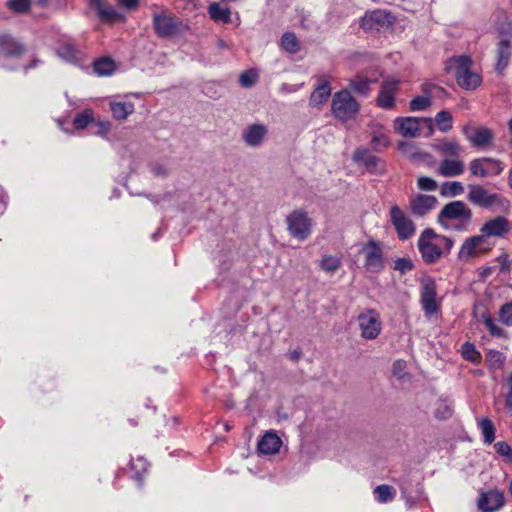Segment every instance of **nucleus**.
I'll return each instance as SVG.
<instances>
[{
	"mask_svg": "<svg viewBox=\"0 0 512 512\" xmlns=\"http://www.w3.org/2000/svg\"><path fill=\"white\" fill-rule=\"evenodd\" d=\"M467 200L484 209L509 212L511 204L508 199L498 193H490L481 185H468Z\"/></svg>",
	"mask_w": 512,
	"mask_h": 512,
	"instance_id": "1",
	"label": "nucleus"
},
{
	"mask_svg": "<svg viewBox=\"0 0 512 512\" xmlns=\"http://www.w3.org/2000/svg\"><path fill=\"white\" fill-rule=\"evenodd\" d=\"M472 65V60L467 56L454 57L448 64L457 84L465 90H474L481 83V77L473 70Z\"/></svg>",
	"mask_w": 512,
	"mask_h": 512,
	"instance_id": "2",
	"label": "nucleus"
},
{
	"mask_svg": "<svg viewBox=\"0 0 512 512\" xmlns=\"http://www.w3.org/2000/svg\"><path fill=\"white\" fill-rule=\"evenodd\" d=\"M363 257V267L369 273H380L385 268V257L382 244L376 240L363 243L359 249Z\"/></svg>",
	"mask_w": 512,
	"mask_h": 512,
	"instance_id": "3",
	"label": "nucleus"
},
{
	"mask_svg": "<svg viewBox=\"0 0 512 512\" xmlns=\"http://www.w3.org/2000/svg\"><path fill=\"white\" fill-rule=\"evenodd\" d=\"M359 103L348 90H341L333 95L331 111L335 118L347 121L354 118L359 111Z\"/></svg>",
	"mask_w": 512,
	"mask_h": 512,
	"instance_id": "4",
	"label": "nucleus"
},
{
	"mask_svg": "<svg viewBox=\"0 0 512 512\" xmlns=\"http://www.w3.org/2000/svg\"><path fill=\"white\" fill-rule=\"evenodd\" d=\"M396 21L395 16L387 10L375 9L367 11L360 19V27L365 32H380L389 29Z\"/></svg>",
	"mask_w": 512,
	"mask_h": 512,
	"instance_id": "5",
	"label": "nucleus"
},
{
	"mask_svg": "<svg viewBox=\"0 0 512 512\" xmlns=\"http://www.w3.org/2000/svg\"><path fill=\"white\" fill-rule=\"evenodd\" d=\"M472 210L463 201H452L446 204L438 215V221L445 226L444 220H459L457 229L466 230L472 220Z\"/></svg>",
	"mask_w": 512,
	"mask_h": 512,
	"instance_id": "6",
	"label": "nucleus"
},
{
	"mask_svg": "<svg viewBox=\"0 0 512 512\" xmlns=\"http://www.w3.org/2000/svg\"><path fill=\"white\" fill-rule=\"evenodd\" d=\"M289 234L300 241L306 240L312 231L313 221L302 209L294 210L286 217Z\"/></svg>",
	"mask_w": 512,
	"mask_h": 512,
	"instance_id": "7",
	"label": "nucleus"
},
{
	"mask_svg": "<svg viewBox=\"0 0 512 512\" xmlns=\"http://www.w3.org/2000/svg\"><path fill=\"white\" fill-rule=\"evenodd\" d=\"M438 234L433 229H425L419 236L418 249L423 260L428 263H435L442 255L440 243L437 241Z\"/></svg>",
	"mask_w": 512,
	"mask_h": 512,
	"instance_id": "8",
	"label": "nucleus"
},
{
	"mask_svg": "<svg viewBox=\"0 0 512 512\" xmlns=\"http://www.w3.org/2000/svg\"><path fill=\"white\" fill-rule=\"evenodd\" d=\"M360 335L366 340L376 339L382 330L380 314L375 309H365L357 316Z\"/></svg>",
	"mask_w": 512,
	"mask_h": 512,
	"instance_id": "9",
	"label": "nucleus"
},
{
	"mask_svg": "<svg viewBox=\"0 0 512 512\" xmlns=\"http://www.w3.org/2000/svg\"><path fill=\"white\" fill-rule=\"evenodd\" d=\"M181 21L166 11L153 14V28L158 37L170 38L181 30Z\"/></svg>",
	"mask_w": 512,
	"mask_h": 512,
	"instance_id": "10",
	"label": "nucleus"
},
{
	"mask_svg": "<svg viewBox=\"0 0 512 512\" xmlns=\"http://www.w3.org/2000/svg\"><path fill=\"white\" fill-rule=\"evenodd\" d=\"M389 216L390 222L400 240H408L415 234L416 226L414 222L398 205H391Z\"/></svg>",
	"mask_w": 512,
	"mask_h": 512,
	"instance_id": "11",
	"label": "nucleus"
},
{
	"mask_svg": "<svg viewBox=\"0 0 512 512\" xmlns=\"http://www.w3.org/2000/svg\"><path fill=\"white\" fill-rule=\"evenodd\" d=\"M469 170L473 176L485 178L501 174L504 170V164L500 160L494 158H475L470 161Z\"/></svg>",
	"mask_w": 512,
	"mask_h": 512,
	"instance_id": "12",
	"label": "nucleus"
},
{
	"mask_svg": "<svg viewBox=\"0 0 512 512\" xmlns=\"http://www.w3.org/2000/svg\"><path fill=\"white\" fill-rule=\"evenodd\" d=\"M462 132L469 143L477 148L491 146L494 139L493 131L485 126L467 124L463 127Z\"/></svg>",
	"mask_w": 512,
	"mask_h": 512,
	"instance_id": "13",
	"label": "nucleus"
},
{
	"mask_svg": "<svg viewBox=\"0 0 512 512\" xmlns=\"http://www.w3.org/2000/svg\"><path fill=\"white\" fill-rule=\"evenodd\" d=\"M491 249L489 241L479 235L471 236L464 240L458 252L460 261L468 262L479 253L487 252Z\"/></svg>",
	"mask_w": 512,
	"mask_h": 512,
	"instance_id": "14",
	"label": "nucleus"
},
{
	"mask_svg": "<svg viewBox=\"0 0 512 512\" xmlns=\"http://www.w3.org/2000/svg\"><path fill=\"white\" fill-rule=\"evenodd\" d=\"M399 85L400 81L391 77L381 83L376 99V103L380 108L390 110L396 106V96L399 92Z\"/></svg>",
	"mask_w": 512,
	"mask_h": 512,
	"instance_id": "15",
	"label": "nucleus"
},
{
	"mask_svg": "<svg viewBox=\"0 0 512 512\" xmlns=\"http://www.w3.org/2000/svg\"><path fill=\"white\" fill-rule=\"evenodd\" d=\"M422 122L430 123L431 120L418 117H398L394 120V128L405 138H415L420 135Z\"/></svg>",
	"mask_w": 512,
	"mask_h": 512,
	"instance_id": "16",
	"label": "nucleus"
},
{
	"mask_svg": "<svg viewBox=\"0 0 512 512\" xmlns=\"http://www.w3.org/2000/svg\"><path fill=\"white\" fill-rule=\"evenodd\" d=\"M510 222L504 216H496L487 220L480 228L485 240L489 238H502L510 231Z\"/></svg>",
	"mask_w": 512,
	"mask_h": 512,
	"instance_id": "17",
	"label": "nucleus"
},
{
	"mask_svg": "<svg viewBox=\"0 0 512 512\" xmlns=\"http://www.w3.org/2000/svg\"><path fill=\"white\" fill-rule=\"evenodd\" d=\"M438 203L435 196L418 194L409 201L410 212L416 217H423L433 210Z\"/></svg>",
	"mask_w": 512,
	"mask_h": 512,
	"instance_id": "18",
	"label": "nucleus"
},
{
	"mask_svg": "<svg viewBox=\"0 0 512 512\" xmlns=\"http://www.w3.org/2000/svg\"><path fill=\"white\" fill-rule=\"evenodd\" d=\"M505 503L502 492L498 490H490L482 492L478 499V508L483 512H495L499 510Z\"/></svg>",
	"mask_w": 512,
	"mask_h": 512,
	"instance_id": "19",
	"label": "nucleus"
},
{
	"mask_svg": "<svg viewBox=\"0 0 512 512\" xmlns=\"http://www.w3.org/2000/svg\"><path fill=\"white\" fill-rule=\"evenodd\" d=\"M268 134V128L264 124H251L242 133V139L248 147H260Z\"/></svg>",
	"mask_w": 512,
	"mask_h": 512,
	"instance_id": "20",
	"label": "nucleus"
},
{
	"mask_svg": "<svg viewBox=\"0 0 512 512\" xmlns=\"http://www.w3.org/2000/svg\"><path fill=\"white\" fill-rule=\"evenodd\" d=\"M421 304L427 316L433 315L438 311L436 302V288L433 281L423 283L421 287Z\"/></svg>",
	"mask_w": 512,
	"mask_h": 512,
	"instance_id": "21",
	"label": "nucleus"
},
{
	"mask_svg": "<svg viewBox=\"0 0 512 512\" xmlns=\"http://www.w3.org/2000/svg\"><path fill=\"white\" fill-rule=\"evenodd\" d=\"M461 156L443 158L437 167V173L442 177H457L463 174L465 166Z\"/></svg>",
	"mask_w": 512,
	"mask_h": 512,
	"instance_id": "22",
	"label": "nucleus"
},
{
	"mask_svg": "<svg viewBox=\"0 0 512 512\" xmlns=\"http://www.w3.org/2000/svg\"><path fill=\"white\" fill-rule=\"evenodd\" d=\"M24 51V45L16 38L7 34L0 35V58L19 57Z\"/></svg>",
	"mask_w": 512,
	"mask_h": 512,
	"instance_id": "23",
	"label": "nucleus"
},
{
	"mask_svg": "<svg viewBox=\"0 0 512 512\" xmlns=\"http://www.w3.org/2000/svg\"><path fill=\"white\" fill-rule=\"evenodd\" d=\"M282 441L272 432L265 433L259 440L257 448L260 454L273 455L279 452Z\"/></svg>",
	"mask_w": 512,
	"mask_h": 512,
	"instance_id": "24",
	"label": "nucleus"
},
{
	"mask_svg": "<svg viewBox=\"0 0 512 512\" xmlns=\"http://www.w3.org/2000/svg\"><path fill=\"white\" fill-rule=\"evenodd\" d=\"M512 42L509 39H502L496 49L497 63L495 69L501 73L507 66L511 56Z\"/></svg>",
	"mask_w": 512,
	"mask_h": 512,
	"instance_id": "25",
	"label": "nucleus"
},
{
	"mask_svg": "<svg viewBox=\"0 0 512 512\" xmlns=\"http://www.w3.org/2000/svg\"><path fill=\"white\" fill-rule=\"evenodd\" d=\"M435 151L443 158L461 156L462 147L455 140H442L433 145Z\"/></svg>",
	"mask_w": 512,
	"mask_h": 512,
	"instance_id": "26",
	"label": "nucleus"
},
{
	"mask_svg": "<svg viewBox=\"0 0 512 512\" xmlns=\"http://www.w3.org/2000/svg\"><path fill=\"white\" fill-rule=\"evenodd\" d=\"M353 161L358 165H363L369 170H372L376 168L379 158L373 155L368 149L366 148H358L355 150L353 156Z\"/></svg>",
	"mask_w": 512,
	"mask_h": 512,
	"instance_id": "27",
	"label": "nucleus"
},
{
	"mask_svg": "<svg viewBox=\"0 0 512 512\" xmlns=\"http://www.w3.org/2000/svg\"><path fill=\"white\" fill-rule=\"evenodd\" d=\"M134 109V104L130 101L110 102L112 115L118 121L126 120L134 112Z\"/></svg>",
	"mask_w": 512,
	"mask_h": 512,
	"instance_id": "28",
	"label": "nucleus"
},
{
	"mask_svg": "<svg viewBox=\"0 0 512 512\" xmlns=\"http://www.w3.org/2000/svg\"><path fill=\"white\" fill-rule=\"evenodd\" d=\"M478 317V320L485 325L492 336L506 337V331L496 323L487 309L484 308Z\"/></svg>",
	"mask_w": 512,
	"mask_h": 512,
	"instance_id": "29",
	"label": "nucleus"
},
{
	"mask_svg": "<svg viewBox=\"0 0 512 512\" xmlns=\"http://www.w3.org/2000/svg\"><path fill=\"white\" fill-rule=\"evenodd\" d=\"M57 54L70 63H76L81 60V52L69 42L62 43L57 49Z\"/></svg>",
	"mask_w": 512,
	"mask_h": 512,
	"instance_id": "30",
	"label": "nucleus"
},
{
	"mask_svg": "<svg viewBox=\"0 0 512 512\" xmlns=\"http://www.w3.org/2000/svg\"><path fill=\"white\" fill-rule=\"evenodd\" d=\"M331 94V88L327 82L320 84L310 96V104L319 107L324 104Z\"/></svg>",
	"mask_w": 512,
	"mask_h": 512,
	"instance_id": "31",
	"label": "nucleus"
},
{
	"mask_svg": "<svg viewBox=\"0 0 512 512\" xmlns=\"http://www.w3.org/2000/svg\"><path fill=\"white\" fill-rule=\"evenodd\" d=\"M208 12L210 17L216 22H230V10L226 7H222L218 3H211L208 7Z\"/></svg>",
	"mask_w": 512,
	"mask_h": 512,
	"instance_id": "32",
	"label": "nucleus"
},
{
	"mask_svg": "<svg viewBox=\"0 0 512 512\" xmlns=\"http://www.w3.org/2000/svg\"><path fill=\"white\" fill-rule=\"evenodd\" d=\"M374 81L368 79L362 75H357L354 79L350 81V87L363 96H367L370 92V84Z\"/></svg>",
	"mask_w": 512,
	"mask_h": 512,
	"instance_id": "33",
	"label": "nucleus"
},
{
	"mask_svg": "<svg viewBox=\"0 0 512 512\" xmlns=\"http://www.w3.org/2000/svg\"><path fill=\"white\" fill-rule=\"evenodd\" d=\"M93 69L99 76H109L115 70V63L110 58H102L94 62Z\"/></svg>",
	"mask_w": 512,
	"mask_h": 512,
	"instance_id": "34",
	"label": "nucleus"
},
{
	"mask_svg": "<svg viewBox=\"0 0 512 512\" xmlns=\"http://www.w3.org/2000/svg\"><path fill=\"white\" fill-rule=\"evenodd\" d=\"M319 266L321 270L333 273L340 268L341 259L338 256L326 254L322 256Z\"/></svg>",
	"mask_w": 512,
	"mask_h": 512,
	"instance_id": "35",
	"label": "nucleus"
},
{
	"mask_svg": "<svg viewBox=\"0 0 512 512\" xmlns=\"http://www.w3.org/2000/svg\"><path fill=\"white\" fill-rule=\"evenodd\" d=\"M98 17L102 22H108V23H116V22H124L125 16L118 11H116L114 8L106 5L104 9H102L98 13Z\"/></svg>",
	"mask_w": 512,
	"mask_h": 512,
	"instance_id": "36",
	"label": "nucleus"
},
{
	"mask_svg": "<svg viewBox=\"0 0 512 512\" xmlns=\"http://www.w3.org/2000/svg\"><path fill=\"white\" fill-rule=\"evenodd\" d=\"M481 429L483 440L486 444H491L495 440V426L489 418H482L478 422Z\"/></svg>",
	"mask_w": 512,
	"mask_h": 512,
	"instance_id": "37",
	"label": "nucleus"
},
{
	"mask_svg": "<svg viewBox=\"0 0 512 512\" xmlns=\"http://www.w3.org/2000/svg\"><path fill=\"white\" fill-rule=\"evenodd\" d=\"M94 112L92 109H85L81 113L77 114L73 119V125L76 129H85L88 125L93 123Z\"/></svg>",
	"mask_w": 512,
	"mask_h": 512,
	"instance_id": "38",
	"label": "nucleus"
},
{
	"mask_svg": "<svg viewBox=\"0 0 512 512\" xmlns=\"http://www.w3.org/2000/svg\"><path fill=\"white\" fill-rule=\"evenodd\" d=\"M374 494H376L378 502L387 503L395 498L396 490L392 486L382 484L374 489Z\"/></svg>",
	"mask_w": 512,
	"mask_h": 512,
	"instance_id": "39",
	"label": "nucleus"
},
{
	"mask_svg": "<svg viewBox=\"0 0 512 512\" xmlns=\"http://www.w3.org/2000/svg\"><path fill=\"white\" fill-rule=\"evenodd\" d=\"M282 48L292 54L297 53L300 50V43L294 33H285L281 38Z\"/></svg>",
	"mask_w": 512,
	"mask_h": 512,
	"instance_id": "40",
	"label": "nucleus"
},
{
	"mask_svg": "<svg viewBox=\"0 0 512 512\" xmlns=\"http://www.w3.org/2000/svg\"><path fill=\"white\" fill-rule=\"evenodd\" d=\"M435 122L438 130L441 132H448L452 128V114L447 110H442L436 114Z\"/></svg>",
	"mask_w": 512,
	"mask_h": 512,
	"instance_id": "41",
	"label": "nucleus"
},
{
	"mask_svg": "<svg viewBox=\"0 0 512 512\" xmlns=\"http://www.w3.org/2000/svg\"><path fill=\"white\" fill-rule=\"evenodd\" d=\"M435 417L438 419H448L453 414V405L448 400H439L435 408Z\"/></svg>",
	"mask_w": 512,
	"mask_h": 512,
	"instance_id": "42",
	"label": "nucleus"
},
{
	"mask_svg": "<svg viewBox=\"0 0 512 512\" xmlns=\"http://www.w3.org/2000/svg\"><path fill=\"white\" fill-rule=\"evenodd\" d=\"M486 362L491 370L500 369L505 362V357L499 351L491 350L486 355Z\"/></svg>",
	"mask_w": 512,
	"mask_h": 512,
	"instance_id": "43",
	"label": "nucleus"
},
{
	"mask_svg": "<svg viewBox=\"0 0 512 512\" xmlns=\"http://www.w3.org/2000/svg\"><path fill=\"white\" fill-rule=\"evenodd\" d=\"M462 357L472 363H478L481 359V354L476 350L475 346L466 342L461 347Z\"/></svg>",
	"mask_w": 512,
	"mask_h": 512,
	"instance_id": "44",
	"label": "nucleus"
},
{
	"mask_svg": "<svg viewBox=\"0 0 512 512\" xmlns=\"http://www.w3.org/2000/svg\"><path fill=\"white\" fill-rule=\"evenodd\" d=\"M498 319L503 325L512 327V301L501 305Z\"/></svg>",
	"mask_w": 512,
	"mask_h": 512,
	"instance_id": "45",
	"label": "nucleus"
},
{
	"mask_svg": "<svg viewBox=\"0 0 512 512\" xmlns=\"http://www.w3.org/2000/svg\"><path fill=\"white\" fill-rule=\"evenodd\" d=\"M432 100L428 96H417L413 98L409 103L411 111H424L431 106Z\"/></svg>",
	"mask_w": 512,
	"mask_h": 512,
	"instance_id": "46",
	"label": "nucleus"
},
{
	"mask_svg": "<svg viewBox=\"0 0 512 512\" xmlns=\"http://www.w3.org/2000/svg\"><path fill=\"white\" fill-rule=\"evenodd\" d=\"M258 73L254 70H247L241 73L239 83L242 87L248 88L253 86L258 81Z\"/></svg>",
	"mask_w": 512,
	"mask_h": 512,
	"instance_id": "47",
	"label": "nucleus"
},
{
	"mask_svg": "<svg viewBox=\"0 0 512 512\" xmlns=\"http://www.w3.org/2000/svg\"><path fill=\"white\" fill-rule=\"evenodd\" d=\"M371 143L376 151H381L389 146L390 141L385 134L377 132L373 134Z\"/></svg>",
	"mask_w": 512,
	"mask_h": 512,
	"instance_id": "48",
	"label": "nucleus"
},
{
	"mask_svg": "<svg viewBox=\"0 0 512 512\" xmlns=\"http://www.w3.org/2000/svg\"><path fill=\"white\" fill-rule=\"evenodd\" d=\"M417 186L423 191H435L437 189V182L431 177L421 176L417 180Z\"/></svg>",
	"mask_w": 512,
	"mask_h": 512,
	"instance_id": "49",
	"label": "nucleus"
},
{
	"mask_svg": "<svg viewBox=\"0 0 512 512\" xmlns=\"http://www.w3.org/2000/svg\"><path fill=\"white\" fill-rule=\"evenodd\" d=\"M7 5L11 10L23 13L31 7V0H10Z\"/></svg>",
	"mask_w": 512,
	"mask_h": 512,
	"instance_id": "50",
	"label": "nucleus"
},
{
	"mask_svg": "<svg viewBox=\"0 0 512 512\" xmlns=\"http://www.w3.org/2000/svg\"><path fill=\"white\" fill-rule=\"evenodd\" d=\"M464 192V187L461 182L453 181L447 182L443 186V193H448L452 196L460 195Z\"/></svg>",
	"mask_w": 512,
	"mask_h": 512,
	"instance_id": "51",
	"label": "nucleus"
},
{
	"mask_svg": "<svg viewBox=\"0 0 512 512\" xmlns=\"http://www.w3.org/2000/svg\"><path fill=\"white\" fill-rule=\"evenodd\" d=\"M494 448L499 455L512 462V448L506 442H497Z\"/></svg>",
	"mask_w": 512,
	"mask_h": 512,
	"instance_id": "52",
	"label": "nucleus"
},
{
	"mask_svg": "<svg viewBox=\"0 0 512 512\" xmlns=\"http://www.w3.org/2000/svg\"><path fill=\"white\" fill-rule=\"evenodd\" d=\"M95 125L96 131L94 132V134L103 138L107 137L112 126L111 122L107 120H99L95 122Z\"/></svg>",
	"mask_w": 512,
	"mask_h": 512,
	"instance_id": "53",
	"label": "nucleus"
},
{
	"mask_svg": "<svg viewBox=\"0 0 512 512\" xmlns=\"http://www.w3.org/2000/svg\"><path fill=\"white\" fill-rule=\"evenodd\" d=\"M407 364L404 360H396L392 366V373L398 379H404L406 376Z\"/></svg>",
	"mask_w": 512,
	"mask_h": 512,
	"instance_id": "54",
	"label": "nucleus"
},
{
	"mask_svg": "<svg viewBox=\"0 0 512 512\" xmlns=\"http://www.w3.org/2000/svg\"><path fill=\"white\" fill-rule=\"evenodd\" d=\"M413 268V264L409 259L398 258L394 263V269L405 273Z\"/></svg>",
	"mask_w": 512,
	"mask_h": 512,
	"instance_id": "55",
	"label": "nucleus"
},
{
	"mask_svg": "<svg viewBox=\"0 0 512 512\" xmlns=\"http://www.w3.org/2000/svg\"><path fill=\"white\" fill-rule=\"evenodd\" d=\"M437 241L440 243V247L443 251L449 253L454 246V241L446 236L438 235Z\"/></svg>",
	"mask_w": 512,
	"mask_h": 512,
	"instance_id": "56",
	"label": "nucleus"
},
{
	"mask_svg": "<svg viewBox=\"0 0 512 512\" xmlns=\"http://www.w3.org/2000/svg\"><path fill=\"white\" fill-rule=\"evenodd\" d=\"M507 393H506V405L512 409V375L508 378L507 383Z\"/></svg>",
	"mask_w": 512,
	"mask_h": 512,
	"instance_id": "57",
	"label": "nucleus"
},
{
	"mask_svg": "<svg viewBox=\"0 0 512 512\" xmlns=\"http://www.w3.org/2000/svg\"><path fill=\"white\" fill-rule=\"evenodd\" d=\"M398 148L399 150L406 154V155H409V156H413V153H412V150H413V145L411 143H408V142H400L398 144Z\"/></svg>",
	"mask_w": 512,
	"mask_h": 512,
	"instance_id": "58",
	"label": "nucleus"
},
{
	"mask_svg": "<svg viewBox=\"0 0 512 512\" xmlns=\"http://www.w3.org/2000/svg\"><path fill=\"white\" fill-rule=\"evenodd\" d=\"M89 5L96 10L97 14L105 8V0H89Z\"/></svg>",
	"mask_w": 512,
	"mask_h": 512,
	"instance_id": "59",
	"label": "nucleus"
},
{
	"mask_svg": "<svg viewBox=\"0 0 512 512\" xmlns=\"http://www.w3.org/2000/svg\"><path fill=\"white\" fill-rule=\"evenodd\" d=\"M118 1L122 6L128 8V9H134L138 5V0H118Z\"/></svg>",
	"mask_w": 512,
	"mask_h": 512,
	"instance_id": "60",
	"label": "nucleus"
},
{
	"mask_svg": "<svg viewBox=\"0 0 512 512\" xmlns=\"http://www.w3.org/2000/svg\"><path fill=\"white\" fill-rule=\"evenodd\" d=\"M47 6V0H34L31 1V7L33 8H45Z\"/></svg>",
	"mask_w": 512,
	"mask_h": 512,
	"instance_id": "61",
	"label": "nucleus"
},
{
	"mask_svg": "<svg viewBox=\"0 0 512 512\" xmlns=\"http://www.w3.org/2000/svg\"><path fill=\"white\" fill-rule=\"evenodd\" d=\"M154 172L157 175H162V176L166 175V169L164 167H162V166L156 167L154 169Z\"/></svg>",
	"mask_w": 512,
	"mask_h": 512,
	"instance_id": "62",
	"label": "nucleus"
},
{
	"mask_svg": "<svg viewBox=\"0 0 512 512\" xmlns=\"http://www.w3.org/2000/svg\"><path fill=\"white\" fill-rule=\"evenodd\" d=\"M508 183H509V186L512 188V170L509 171Z\"/></svg>",
	"mask_w": 512,
	"mask_h": 512,
	"instance_id": "63",
	"label": "nucleus"
},
{
	"mask_svg": "<svg viewBox=\"0 0 512 512\" xmlns=\"http://www.w3.org/2000/svg\"><path fill=\"white\" fill-rule=\"evenodd\" d=\"M508 129H509V132L512 134V118L508 121Z\"/></svg>",
	"mask_w": 512,
	"mask_h": 512,
	"instance_id": "64",
	"label": "nucleus"
}]
</instances>
